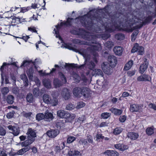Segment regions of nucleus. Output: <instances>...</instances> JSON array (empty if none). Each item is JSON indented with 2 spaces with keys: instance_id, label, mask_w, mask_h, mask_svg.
<instances>
[{
  "instance_id": "nucleus-31",
  "label": "nucleus",
  "mask_w": 156,
  "mask_h": 156,
  "mask_svg": "<svg viewBox=\"0 0 156 156\" xmlns=\"http://www.w3.org/2000/svg\"><path fill=\"white\" fill-rule=\"evenodd\" d=\"M20 78L25 83V86H27L28 85V81L27 77L25 74H22L20 76Z\"/></svg>"
},
{
  "instance_id": "nucleus-3",
  "label": "nucleus",
  "mask_w": 156,
  "mask_h": 156,
  "mask_svg": "<svg viewBox=\"0 0 156 156\" xmlns=\"http://www.w3.org/2000/svg\"><path fill=\"white\" fill-rule=\"evenodd\" d=\"M22 147H24L19 150L16 153L17 155H23L25 153L29 151L31 147L30 146L31 144L28 143L27 141H24L20 144Z\"/></svg>"
},
{
  "instance_id": "nucleus-53",
  "label": "nucleus",
  "mask_w": 156,
  "mask_h": 156,
  "mask_svg": "<svg viewBox=\"0 0 156 156\" xmlns=\"http://www.w3.org/2000/svg\"><path fill=\"white\" fill-rule=\"evenodd\" d=\"M68 114L69 115L68 116H67V119H69L70 120L73 119L76 117V115L75 114H70L69 113Z\"/></svg>"
},
{
  "instance_id": "nucleus-34",
  "label": "nucleus",
  "mask_w": 156,
  "mask_h": 156,
  "mask_svg": "<svg viewBox=\"0 0 156 156\" xmlns=\"http://www.w3.org/2000/svg\"><path fill=\"white\" fill-rule=\"evenodd\" d=\"M14 100V97L11 95H8L6 98L7 103L10 104H12L13 103Z\"/></svg>"
},
{
  "instance_id": "nucleus-49",
  "label": "nucleus",
  "mask_w": 156,
  "mask_h": 156,
  "mask_svg": "<svg viewBox=\"0 0 156 156\" xmlns=\"http://www.w3.org/2000/svg\"><path fill=\"white\" fill-rule=\"evenodd\" d=\"M85 104L83 102H78L77 104L76 108L77 109H80L83 107L85 106Z\"/></svg>"
},
{
  "instance_id": "nucleus-54",
  "label": "nucleus",
  "mask_w": 156,
  "mask_h": 156,
  "mask_svg": "<svg viewBox=\"0 0 156 156\" xmlns=\"http://www.w3.org/2000/svg\"><path fill=\"white\" fill-rule=\"evenodd\" d=\"M14 112L12 111L8 113L7 115V117L9 119H10L12 118L14 115Z\"/></svg>"
},
{
  "instance_id": "nucleus-39",
  "label": "nucleus",
  "mask_w": 156,
  "mask_h": 156,
  "mask_svg": "<svg viewBox=\"0 0 156 156\" xmlns=\"http://www.w3.org/2000/svg\"><path fill=\"white\" fill-rule=\"evenodd\" d=\"M115 38L116 39L119 40H122L124 38V35L122 34H118L115 35Z\"/></svg>"
},
{
  "instance_id": "nucleus-21",
  "label": "nucleus",
  "mask_w": 156,
  "mask_h": 156,
  "mask_svg": "<svg viewBox=\"0 0 156 156\" xmlns=\"http://www.w3.org/2000/svg\"><path fill=\"white\" fill-rule=\"evenodd\" d=\"M140 108V107L138 105L133 104L130 105V110L132 112H138L139 111Z\"/></svg>"
},
{
  "instance_id": "nucleus-45",
  "label": "nucleus",
  "mask_w": 156,
  "mask_h": 156,
  "mask_svg": "<svg viewBox=\"0 0 156 156\" xmlns=\"http://www.w3.org/2000/svg\"><path fill=\"white\" fill-rule=\"evenodd\" d=\"M32 62V61L31 60H25L22 63V64L21 66V67L22 66H25L28 65L30 63Z\"/></svg>"
},
{
  "instance_id": "nucleus-64",
  "label": "nucleus",
  "mask_w": 156,
  "mask_h": 156,
  "mask_svg": "<svg viewBox=\"0 0 156 156\" xmlns=\"http://www.w3.org/2000/svg\"><path fill=\"white\" fill-rule=\"evenodd\" d=\"M21 10L20 11V12H24L30 9V8L27 7H23L22 8H21Z\"/></svg>"
},
{
  "instance_id": "nucleus-56",
  "label": "nucleus",
  "mask_w": 156,
  "mask_h": 156,
  "mask_svg": "<svg viewBox=\"0 0 156 156\" xmlns=\"http://www.w3.org/2000/svg\"><path fill=\"white\" fill-rule=\"evenodd\" d=\"M127 74L129 76H131L135 74V70H132L128 71Z\"/></svg>"
},
{
  "instance_id": "nucleus-61",
  "label": "nucleus",
  "mask_w": 156,
  "mask_h": 156,
  "mask_svg": "<svg viewBox=\"0 0 156 156\" xmlns=\"http://www.w3.org/2000/svg\"><path fill=\"white\" fill-rule=\"evenodd\" d=\"M12 92L15 94H18L19 92L18 88L17 87H14L12 89Z\"/></svg>"
},
{
  "instance_id": "nucleus-52",
  "label": "nucleus",
  "mask_w": 156,
  "mask_h": 156,
  "mask_svg": "<svg viewBox=\"0 0 156 156\" xmlns=\"http://www.w3.org/2000/svg\"><path fill=\"white\" fill-rule=\"evenodd\" d=\"M105 45L108 48H110L113 45V43L112 41H108L106 42Z\"/></svg>"
},
{
  "instance_id": "nucleus-8",
  "label": "nucleus",
  "mask_w": 156,
  "mask_h": 156,
  "mask_svg": "<svg viewBox=\"0 0 156 156\" xmlns=\"http://www.w3.org/2000/svg\"><path fill=\"white\" fill-rule=\"evenodd\" d=\"M8 128L10 130L12 131V133L15 136H17L20 133V130L18 127L12 126V125H9L7 126Z\"/></svg>"
},
{
  "instance_id": "nucleus-30",
  "label": "nucleus",
  "mask_w": 156,
  "mask_h": 156,
  "mask_svg": "<svg viewBox=\"0 0 156 156\" xmlns=\"http://www.w3.org/2000/svg\"><path fill=\"white\" fill-rule=\"evenodd\" d=\"M51 98L48 95L44 94L43 97V99L44 101L46 103L48 104L50 103V101L51 100Z\"/></svg>"
},
{
  "instance_id": "nucleus-19",
  "label": "nucleus",
  "mask_w": 156,
  "mask_h": 156,
  "mask_svg": "<svg viewBox=\"0 0 156 156\" xmlns=\"http://www.w3.org/2000/svg\"><path fill=\"white\" fill-rule=\"evenodd\" d=\"M114 53L117 55H120L122 54L123 51L122 48L119 46H116L113 49Z\"/></svg>"
},
{
  "instance_id": "nucleus-37",
  "label": "nucleus",
  "mask_w": 156,
  "mask_h": 156,
  "mask_svg": "<svg viewBox=\"0 0 156 156\" xmlns=\"http://www.w3.org/2000/svg\"><path fill=\"white\" fill-rule=\"evenodd\" d=\"M94 73V75L96 76L97 75H100L102 77L103 76V73L102 71L99 69H96L93 70Z\"/></svg>"
},
{
  "instance_id": "nucleus-41",
  "label": "nucleus",
  "mask_w": 156,
  "mask_h": 156,
  "mask_svg": "<svg viewBox=\"0 0 156 156\" xmlns=\"http://www.w3.org/2000/svg\"><path fill=\"white\" fill-rule=\"evenodd\" d=\"M137 52L139 55H142L144 54V48L140 46H139L137 44Z\"/></svg>"
},
{
  "instance_id": "nucleus-12",
  "label": "nucleus",
  "mask_w": 156,
  "mask_h": 156,
  "mask_svg": "<svg viewBox=\"0 0 156 156\" xmlns=\"http://www.w3.org/2000/svg\"><path fill=\"white\" fill-rule=\"evenodd\" d=\"M82 95L85 98L89 97L91 94L90 89L87 87H83L82 88Z\"/></svg>"
},
{
  "instance_id": "nucleus-35",
  "label": "nucleus",
  "mask_w": 156,
  "mask_h": 156,
  "mask_svg": "<svg viewBox=\"0 0 156 156\" xmlns=\"http://www.w3.org/2000/svg\"><path fill=\"white\" fill-rule=\"evenodd\" d=\"M10 64L9 63H7L6 62H4L3 63L1 67L0 68V71L2 73H1V75L2 76V74L4 73V70L5 68V67L8 65H9Z\"/></svg>"
},
{
  "instance_id": "nucleus-36",
  "label": "nucleus",
  "mask_w": 156,
  "mask_h": 156,
  "mask_svg": "<svg viewBox=\"0 0 156 156\" xmlns=\"http://www.w3.org/2000/svg\"><path fill=\"white\" fill-rule=\"evenodd\" d=\"M59 25H56L55 26V27L56 28L57 30H56L55 29H54V31L56 34V37L57 38H58L59 39L61 40V41H62V39L61 37H60V36L58 34V30L60 29V27H59Z\"/></svg>"
},
{
  "instance_id": "nucleus-48",
  "label": "nucleus",
  "mask_w": 156,
  "mask_h": 156,
  "mask_svg": "<svg viewBox=\"0 0 156 156\" xmlns=\"http://www.w3.org/2000/svg\"><path fill=\"white\" fill-rule=\"evenodd\" d=\"M59 75L61 79L62 82L64 83H66V78L64 75V74L60 72L59 73Z\"/></svg>"
},
{
  "instance_id": "nucleus-26",
  "label": "nucleus",
  "mask_w": 156,
  "mask_h": 156,
  "mask_svg": "<svg viewBox=\"0 0 156 156\" xmlns=\"http://www.w3.org/2000/svg\"><path fill=\"white\" fill-rule=\"evenodd\" d=\"M26 100L29 103H33L34 101V98L33 94L31 93L28 94L26 96Z\"/></svg>"
},
{
  "instance_id": "nucleus-17",
  "label": "nucleus",
  "mask_w": 156,
  "mask_h": 156,
  "mask_svg": "<svg viewBox=\"0 0 156 156\" xmlns=\"http://www.w3.org/2000/svg\"><path fill=\"white\" fill-rule=\"evenodd\" d=\"M128 137L131 140H135L137 139L139 137L138 133L134 132H129L127 133Z\"/></svg>"
},
{
  "instance_id": "nucleus-38",
  "label": "nucleus",
  "mask_w": 156,
  "mask_h": 156,
  "mask_svg": "<svg viewBox=\"0 0 156 156\" xmlns=\"http://www.w3.org/2000/svg\"><path fill=\"white\" fill-rule=\"evenodd\" d=\"M1 92L3 95H5L9 92V89L7 87H5L1 89Z\"/></svg>"
},
{
  "instance_id": "nucleus-32",
  "label": "nucleus",
  "mask_w": 156,
  "mask_h": 156,
  "mask_svg": "<svg viewBox=\"0 0 156 156\" xmlns=\"http://www.w3.org/2000/svg\"><path fill=\"white\" fill-rule=\"evenodd\" d=\"M50 102L49 104H51L53 106H56L58 104V100L57 99L53 97L52 98H51Z\"/></svg>"
},
{
  "instance_id": "nucleus-7",
  "label": "nucleus",
  "mask_w": 156,
  "mask_h": 156,
  "mask_svg": "<svg viewBox=\"0 0 156 156\" xmlns=\"http://www.w3.org/2000/svg\"><path fill=\"white\" fill-rule=\"evenodd\" d=\"M111 66L107 62H104L102 65V68L104 72L108 75L111 74Z\"/></svg>"
},
{
  "instance_id": "nucleus-40",
  "label": "nucleus",
  "mask_w": 156,
  "mask_h": 156,
  "mask_svg": "<svg viewBox=\"0 0 156 156\" xmlns=\"http://www.w3.org/2000/svg\"><path fill=\"white\" fill-rule=\"evenodd\" d=\"M72 66V64L65 63V65L63 67L62 66H58V65H55V67H62L63 68H66V69H69Z\"/></svg>"
},
{
  "instance_id": "nucleus-23",
  "label": "nucleus",
  "mask_w": 156,
  "mask_h": 156,
  "mask_svg": "<svg viewBox=\"0 0 156 156\" xmlns=\"http://www.w3.org/2000/svg\"><path fill=\"white\" fill-rule=\"evenodd\" d=\"M148 65V62H145L140 66L139 68V71L140 73L142 74L144 72L147 68Z\"/></svg>"
},
{
  "instance_id": "nucleus-18",
  "label": "nucleus",
  "mask_w": 156,
  "mask_h": 156,
  "mask_svg": "<svg viewBox=\"0 0 156 156\" xmlns=\"http://www.w3.org/2000/svg\"><path fill=\"white\" fill-rule=\"evenodd\" d=\"M115 147L121 151H124L128 148L127 146L120 144L115 145Z\"/></svg>"
},
{
  "instance_id": "nucleus-44",
  "label": "nucleus",
  "mask_w": 156,
  "mask_h": 156,
  "mask_svg": "<svg viewBox=\"0 0 156 156\" xmlns=\"http://www.w3.org/2000/svg\"><path fill=\"white\" fill-rule=\"evenodd\" d=\"M146 132L148 135H151L154 133L153 129L151 127L148 128L146 130Z\"/></svg>"
},
{
  "instance_id": "nucleus-62",
  "label": "nucleus",
  "mask_w": 156,
  "mask_h": 156,
  "mask_svg": "<svg viewBox=\"0 0 156 156\" xmlns=\"http://www.w3.org/2000/svg\"><path fill=\"white\" fill-rule=\"evenodd\" d=\"M73 77L75 78L76 82H78L80 81V78L77 74H74Z\"/></svg>"
},
{
  "instance_id": "nucleus-5",
  "label": "nucleus",
  "mask_w": 156,
  "mask_h": 156,
  "mask_svg": "<svg viewBox=\"0 0 156 156\" xmlns=\"http://www.w3.org/2000/svg\"><path fill=\"white\" fill-rule=\"evenodd\" d=\"M83 55L84 58H85V63L84 64L80 66H79L78 68H81L82 67H83L85 65H86L87 67L90 70H93L95 66V64L93 61H91L90 62L88 61V56L87 57L86 55L84 54H83Z\"/></svg>"
},
{
  "instance_id": "nucleus-2",
  "label": "nucleus",
  "mask_w": 156,
  "mask_h": 156,
  "mask_svg": "<svg viewBox=\"0 0 156 156\" xmlns=\"http://www.w3.org/2000/svg\"><path fill=\"white\" fill-rule=\"evenodd\" d=\"M76 34L82 36L84 39L88 40V42H86L84 44L90 45L88 49L90 51L92 52L95 51L99 50L101 49V45L99 44H96L95 45H92L91 44H94L96 43L95 40L97 38L96 35H90V33L87 32L82 29H79V31Z\"/></svg>"
},
{
  "instance_id": "nucleus-60",
  "label": "nucleus",
  "mask_w": 156,
  "mask_h": 156,
  "mask_svg": "<svg viewBox=\"0 0 156 156\" xmlns=\"http://www.w3.org/2000/svg\"><path fill=\"white\" fill-rule=\"evenodd\" d=\"M137 44L135 45L131 50L132 53H135L136 51H137Z\"/></svg>"
},
{
  "instance_id": "nucleus-50",
  "label": "nucleus",
  "mask_w": 156,
  "mask_h": 156,
  "mask_svg": "<svg viewBox=\"0 0 156 156\" xmlns=\"http://www.w3.org/2000/svg\"><path fill=\"white\" fill-rule=\"evenodd\" d=\"M6 133L5 130L2 126H0V135L2 136H5Z\"/></svg>"
},
{
  "instance_id": "nucleus-25",
  "label": "nucleus",
  "mask_w": 156,
  "mask_h": 156,
  "mask_svg": "<svg viewBox=\"0 0 156 156\" xmlns=\"http://www.w3.org/2000/svg\"><path fill=\"white\" fill-rule=\"evenodd\" d=\"M110 111H111L112 113L116 115H120L122 112V110L114 108H111L110 109Z\"/></svg>"
},
{
  "instance_id": "nucleus-42",
  "label": "nucleus",
  "mask_w": 156,
  "mask_h": 156,
  "mask_svg": "<svg viewBox=\"0 0 156 156\" xmlns=\"http://www.w3.org/2000/svg\"><path fill=\"white\" fill-rule=\"evenodd\" d=\"M44 114L43 113H40L37 114L36 115V119L39 121L44 119Z\"/></svg>"
},
{
  "instance_id": "nucleus-46",
  "label": "nucleus",
  "mask_w": 156,
  "mask_h": 156,
  "mask_svg": "<svg viewBox=\"0 0 156 156\" xmlns=\"http://www.w3.org/2000/svg\"><path fill=\"white\" fill-rule=\"evenodd\" d=\"M110 116V114L108 112L102 113L101 116L102 118L104 119H107Z\"/></svg>"
},
{
  "instance_id": "nucleus-28",
  "label": "nucleus",
  "mask_w": 156,
  "mask_h": 156,
  "mask_svg": "<svg viewBox=\"0 0 156 156\" xmlns=\"http://www.w3.org/2000/svg\"><path fill=\"white\" fill-rule=\"evenodd\" d=\"M62 47L64 48H66L70 50H72L76 52H78V50L76 48H73L70 45L66 43H64L62 44Z\"/></svg>"
},
{
  "instance_id": "nucleus-20",
  "label": "nucleus",
  "mask_w": 156,
  "mask_h": 156,
  "mask_svg": "<svg viewBox=\"0 0 156 156\" xmlns=\"http://www.w3.org/2000/svg\"><path fill=\"white\" fill-rule=\"evenodd\" d=\"M43 83L44 86L47 88H51V81L48 79H44L43 80Z\"/></svg>"
},
{
  "instance_id": "nucleus-16",
  "label": "nucleus",
  "mask_w": 156,
  "mask_h": 156,
  "mask_svg": "<svg viewBox=\"0 0 156 156\" xmlns=\"http://www.w3.org/2000/svg\"><path fill=\"white\" fill-rule=\"evenodd\" d=\"M68 154L69 156H78L81 154L80 151L72 149L70 150Z\"/></svg>"
},
{
  "instance_id": "nucleus-14",
  "label": "nucleus",
  "mask_w": 156,
  "mask_h": 156,
  "mask_svg": "<svg viewBox=\"0 0 156 156\" xmlns=\"http://www.w3.org/2000/svg\"><path fill=\"white\" fill-rule=\"evenodd\" d=\"M57 115L60 118L67 119V116L69 115L68 113L65 112L64 110H59L57 112Z\"/></svg>"
},
{
  "instance_id": "nucleus-9",
  "label": "nucleus",
  "mask_w": 156,
  "mask_h": 156,
  "mask_svg": "<svg viewBox=\"0 0 156 156\" xmlns=\"http://www.w3.org/2000/svg\"><path fill=\"white\" fill-rule=\"evenodd\" d=\"M151 78L150 76L145 74H144L140 76L137 78V80L139 81H151Z\"/></svg>"
},
{
  "instance_id": "nucleus-1",
  "label": "nucleus",
  "mask_w": 156,
  "mask_h": 156,
  "mask_svg": "<svg viewBox=\"0 0 156 156\" xmlns=\"http://www.w3.org/2000/svg\"><path fill=\"white\" fill-rule=\"evenodd\" d=\"M97 15L98 16L97 13L94 12L93 10H91L89 12L87 15V27H92L93 26L95 27L94 24L96 22L98 23V22L102 25V28H99L101 30L103 29L104 28L106 30L109 32H111L115 29L122 30L127 32H131L135 29L140 28L141 27L143 24H144L150 22L151 20V17L150 16L144 18H141L140 19H139L136 16H133L131 15L129 18L127 19L126 22V26H123L122 27L119 26L115 22L113 21H112V23H105L103 24L102 22L103 21H106L105 19L103 18V19L99 16L96 17L95 16Z\"/></svg>"
},
{
  "instance_id": "nucleus-15",
  "label": "nucleus",
  "mask_w": 156,
  "mask_h": 156,
  "mask_svg": "<svg viewBox=\"0 0 156 156\" xmlns=\"http://www.w3.org/2000/svg\"><path fill=\"white\" fill-rule=\"evenodd\" d=\"M103 154L108 156H118L119 153L116 151L108 150L103 153Z\"/></svg>"
},
{
  "instance_id": "nucleus-55",
  "label": "nucleus",
  "mask_w": 156,
  "mask_h": 156,
  "mask_svg": "<svg viewBox=\"0 0 156 156\" xmlns=\"http://www.w3.org/2000/svg\"><path fill=\"white\" fill-rule=\"evenodd\" d=\"M74 108V106L72 104H69L68 105H67L66 109L68 110H71Z\"/></svg>"
},
{
  "instance_id": "nucleus-22",
  "label": "nucleus",
  "mask_w": 156,
  "mask_h": 156,
  "mask_svg": "<svg viewBox=\"0 0 156 156\" xmlns=\"http://www.w3.org/2000/svg\"><path fill=\"white\" fill-rule=\"evenodd\" d=\"M45 113L44 119L45 120L50 121L53 119V117L52 114L48 112H47Z\"/></svg>"
},
{
  "instance_id": "nucleus-6",
  "label": "nucleus",
  "mask_w": 156,
  "mask_h": 156,
  "mask_svg": "<svg viewBox=\"0 0 156 156\" xmlns=\"http://www.w3.org/2000/svg\"><path fill=\"white\" fill-rule=\"evenodd\" d=\"M61 94L62 98L65 100H67L70 97L71 93L67 88L63 89L61 91Z\"/></svg>"
},
{
  "instance_id": "nucleus-10",
  "label": "nucleus",
  "mask_w": 156,
  "mask_h": 156,
  "mask_svg": "<svg viewBox=\"0 0 156 156\" xmlns=\"http://www.w3.org/2000/svg\"><path fill=\"white\" fill-rule=\"evenodd\" d=\"M108 60L110 65L112 66H115L117 62L116 58L113 55H109L108 57Z\"/></svg>"
},
{
  "instance_id": "nucleus-47",
  "label": "nucleus",
  "mask_w": 156,
  "mask_h": 156,
  "mask_svg": "<svg viewBox=\"0 0 156 156\" xmlns=\"http://www.w3.org/2000/svg\"><path fill=\"white\" fill-rule=\"evenodd\" d=\"M76 138L73 136H70L67 138V142L68 143L70 144L76 140Z\"/></svg>"
},
{
  "instance_id": "nucleus-4",
  "label": "nucleus",
  "mask_w": 156,
  "mask_h": 156,
  "mask_svg": "<svg viewBox=\"0 0 156 156\" xmlns=\"http://www.w3.org/2000/svg\"><path fill=\"white\" fill-rule=\"evenodd\" d=\"M27 134L28 135L27 139L25 141H27L31 144L34 141L35 138L36 137L35 131L31 128H29L27 130Z\"/></svg>"
},
{
  "instance_id": "nucleus-27",
  "label": "nucleus",
  "mask_w": 156,
  "mask_h": 156,
  "mask_svg": "<svg viewBox=\"0 0 156 156\" xmlns=\"http://www.w3.org/2000/svg\"><path fill=\"white\" fill-rule=\"evenodd\" d=\"M53 84L56 88L60 87L62 85L61 81L57 79H55L54 80Z\"/></svg>"
},
{
  "instance_id": "nucleus-29",
  "label": "nucleus",
  "mask_w": 156,
  "mask_h": 156,
  "mask_svg": "<svg viewBox=\"0 0 156 156\" xmlns=\"http://www.w3.org/2000/svg\"><path fill=\"white\" fill-rule=\"evenodd\" d=\"M33 93L35 97H37L39 96L41 93L42 92V90L40 92V90L38 87H36L34 88L33 90Z\"/></svg>"
},
{
  "instance_id": "nucleus-43",
  "label": "nucleus",
  "mask_w": 156,
  "mask_h": 156,
  "mask_svg": "<svg viewBox=\"0 0 156 156\" xmlns=\"http://www.w3.org/2000/svg\"><path fill=\"white\" fill-rule=\"evenodd\" d=\"M122 129L119 127H117L115 128L113 131V133L115 135H118L120 134L122 131Z\"/></svg>"
},
{
  "instance_id": "nucleus-58",
  "label": "nucleus",
  "mask_w": 156,
  "mask_h": 156,
  "mask_svg": "<svg viewBox=\"0 0 156 156\" xmlns=\"http://www.w3.org/2000/svg\"><path fill=\"white\" fill-rule=\"evenodd\" d=\"M85 119V116L84 115H82L79 118L78 121L80 122H83Z\"/></svg>"
},
{
  "instance_id": "nucleus-57",
  "label": "nucleus",
  "mask_w": 156,
  "mask_h": 156,
  "mask_svg": "<svg viewBox=\"0 0 156 156\" xmlns=\"http://www.w3.org/2000/svg\"><path fill=\"white\" fill-rule=\"evenodd\" d=\"M96 140L98 141V140L100 139H104V136H102V134H101L98 133L97 134L96 136Z\"/></svg>"
},
{
  "instance_id": "nucleus-11",
  "label": "nucleus",
  "mask_w": 156,
  "mask_h": 156,
  "mask_svg": "<svg viewBox=\"0 0 156 156\" xmlns=\"http://www.w3.org/2000/svg\"><path fill=\"white\" fill-rule=\"evenodd\" d=\"M59 133V131L57 130H51L47 132L48 136L50 137L54 138L56 137Z\"/></svg>"
},
{
  "instance_id": "nucleus-24",
  "label": "nucleus",
  "mask_w": 156,
  "mask_h": 156,
  "mask_svg": "<svg viewBox=\"0 0 156 156\" xmlns=\"http://www.w3.org/2000/svg\"><path fill=\"white\" fill-rule=\"evenodd\" d=\"M133 64V62L132 60L128 61L125 65L124 70H128L130 69L132 66Z\"/></svg>"
},
{
  "instance_id": "nucleus-51",
  "label": "nucleus",
  "mask_w": 156,
  "mask_h": 156,
  "mask_svg": "<svg viewBox=\"0 0 156 156\" xmlns=\"http://www.w3.org/2000/svg\"><path fill=\"white\" fill-rule=\"evenodd\" d=\"M79 143L80 144L86 145H87V140L86 139H81L79 140Z\"/></svg>"
},
{
  "instance_id": "nucleus-33",
  "label": "nucleus",
  "mask_w": 156,
  "mask_h": 156,
  "mask_svg": "<svg viewBox=\"0 0 156 156\" xmlns=\"http://www.w3.org/2000/svg\"><path fill=\"white\" fill-rule=\"evenodd\" d=\"M11 17L12 19V22L14 23L16 22L17 23H18L21 22V20H25L24 19H23L22 17H17L15 16H12Z\"/></svg>"
},
{
  "instance_id": "nucleus-13",
  "label": "nucleus",
  "mask_w": 156,
  "mask_h": 156,
  "mask_svg": "<svg viewBox=\"0 0 156 156\" xmlns=\"http://www.w3.org/2000/svg\"><path fill=\"white\" fill-rule=\"evenodd\" d=\"M82 88L79 87L75 88L73 91V95L76 97H80L82 96Z\"/></svg>"
},
{
  "instance_id": "nucleus-59",
  "label": "nucleus",
  "mask_w": 156,
  "mask_h": 156,
  "mask_svg": "<svg viewBox=\"0 0 156 156\" xmlns=\"http://www.w3.org/2000/svg\"><path fill=\"white\" fill-rule=\"evenodd\" d=\"M34 73V69L33 68H29L27 72V75H33Z\"/></svg>"
},
{
  "instance_id": "nucleus-63",
  "label": "nucleus",
  "mask_w": 156,
  "mask_h": 156,
  "mask_svg": "<svg viewBox=\"0 0 156 156\" xmlns=\"http://www.w3.org/2000/svg\"><path fill=\"white\" fill-rule=\"evenodd\" d=\"M126 119V117L125 115L121 116L119 118V120L121 122H124Z\"/></svg>"
}]
</instances>
